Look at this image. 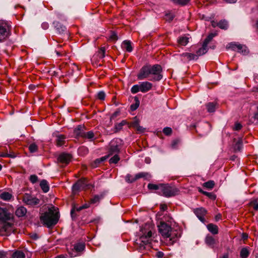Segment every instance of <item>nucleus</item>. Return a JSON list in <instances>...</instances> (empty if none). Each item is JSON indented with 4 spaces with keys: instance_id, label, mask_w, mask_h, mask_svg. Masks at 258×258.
<instances>
[{
    "instance_id": "nucleus-41",
    "label": "nucleus",
    "mask_w": 258,
    "mask_h": 258,
    "mask_svg": "<svg viewBox=\"0 0 258 258\" xmlns=\"http://www.w3.org/2000/svg\"><path fill=\"white\" fill-rule=\"evenodd\" d=\"M136 103L135 104H132L131 106V109L132 111H134L136 110L140 105V101L137 97H135Z\"/></svg>"
},
{
    "instance_id": "nucleus-23",
    "label": "nucleus",
    "mask_w": 258,
    "mask_h": 258,
    "mask_svg": "<svg viewBox=\"0 0 258 258\" xmlns=\"http://www.w3.org/2000/svg\"><path fill=\"white\" fill-rule=\"evenodd\" d=\"M122 47L127 52H130L133 51V47L131 45V42L129 40H124L122 43Z\"/></svg>"
},
{
    "instance_id": "nucleus-62",
    "label": "nucleus",
    "mask_w": 258,
    "mask_h": 258,
    "mask_svg": "<svg viewBox=\"0 0 258 258\" xmlns=\"http://www.w3.org/2000/svg\"><path fill=\"white\" fill-rule=\"evenodd\" d=\"M0 258H6V254L3 251H0Z\"/></svg>"
},
{
    "instance_id": "nucleus-46",
    "label": "nucleus",
    "mask_w": 258,
    "mask_h": 258,
    "mask_svg": "<svg viewBox=\"0 0 258 258\" xmlns=\"http://www.w3.org/2000/svg\"><path fill=\"white\" fill-rule=\"evenodd\" d=\"M163 133L166 136H169L172 133V129L169 127H166L163 130Z\"/></svg>"
},
{
    "instance_id": "nucleus-12",
    "label": "nucleus",
    "mask_w": 258,
    "mask_h": 258,
    "mask_svg": "<svg viewBox=\"0 0 258 258\" xmlns=\"http://www.w3.org/2000/svg\"><path fill=\"white\" fill-rule=\"evenodd\" d=\"M226 49H231L233 50H236L239 52H242L245 54L247 53L246 47L240 44L236 43L235 42H231L226 46Z\"/></svg>"
},
{
    "instance_id": "nucleus-48",
    "label": "nucleus",
    "mask_w": 258,
    "mask_h": 258,
    "mask_svg": "<svg viewBox=\"0 0 258 258\" xmlns=\"http://www.w3.org/2000/svg\"><path fill=\"white\" fill-rule=\"evenodd\" d=\"M203 194L212 200H215L216 196L212 192H208L207 191H203Z\"/></svg>"
},
{
    "instance_id": "nucleus-22",
    "label": "nucleus",
    "mask_w": 258,
    "mask_h": 258,
    "mask_svg": "<svg viewBox=\"0 0 258 258\" xmlns=\"http://www.w3.org/2000/svg\"><path fill=\"white\" fill-rule=\"evenodd\" d=\"M27 213V209L23 206L17 208L15 212L16 215L19 217L24 216Z\"/></svg>"
},
{
    "instance_id": "nucleus-55",
    "label": "nucleus",
    "mask_w": 258,
    "mask_h": 258,
    "mask_svg": "<svg viewBox=\"0 0 258 258\" xmlns=\"http://www.w3.org/2000/svg\"><path fill=\"white\" fill-rule=\"evenodd\" d=\"M166 20L170 22L173 20L174 16L173 15L168 14L166 15Z\"/></svg>"
},
{
    "instance_id": "nucleus-60",
    "label": "nucleus",
    "mask_w": 258,
    "mask_h": 258,
    "mask_svg": "<svg viewBox=\"0 0 258 258\" xmlns=\"http://www.w3.org/2000/svg\"><path fill=\"white\" fill-rule=\"evenodd\" d=\"M90 203H86L82 205L83 209L88 208L90 207Z\"/></svg>"
},
{
    "instance_id": "nucleus-64",
    "label": "nucleus",
    "mask_w": 258,
    "mask_h": 258,
    "mask_svg": "<svg viewBox=\"0 0 258 258\" xmlns=\"http://www.w3.org/2000/svg\"><path fill=\"white\" fill-rule=\"evenodd\" d=\"M55 258H66V257L63 255H59L56 256Z\"/></svg>"
},
{
    "instance_id": "nucleus-63",
    "label": "nucleus",
    "mask_w": 258,
    "mask_h": 258,
    "mask_svg": "<svg viewBox=\"0 0 258 258\" xmlns=\"http://www.w3.org/2000/svg\"><path fill=\"white\" fill-rule=\"evenodd\" d=\"M236 1H237V0H226V2L228 3H230V4L235 3L236 2Z\"/></svg>"
},
{
    "instance_id": "nucleus-28",
    "label": "nucleus",
    "mask_w": 258,
    "mask_h": 258,
    "mask_svg": "<svg viewBox=\"0 0 258 258\" xmlns=\"http://www.w3.org/2000/svg\"><path fill=\"white\" fill-rule=\"evenodd\" d=\"M207 51L208 45H205V44L203 43L202 47L197 51V55H198V56L203 55L205 54L207 52Z\"/></svg>"
},
{
    "instance_id": "nucleus-52",
    "label": "nucleus",
    "mask_w": 258,
    "mask_h": 258,
    "mask_svg": "<svg viewBox=\"0 0 258 258\" xmlns=\"http://www.w3.org/2000/svg\"><path fill=\"white\" fill-rule=\"evenodd\" d=\"M241 127L242 125L240 123L236 122L234 125L233 129L235 131H239L241 128Z\"/></svg>"
},
{
    "instance_id": "nucleus-57",
    "label": "nucleus",
    "mask_w": 258,
    "mask_h": 258,
    "mask_svg": "<svg viewBox=\"0 0 258 258\" xmlns=\"http://www.w3.org/2000/svg\"><path fill=\"white\" fill-rule=\"evenodd\" d=\"M251 206L255 210H258V203L254 202L251 203Z\"/></svg>"
},
{
    "instance_id": "nucleus-8",
    "label": "nucleus",
    "mask_w": 258,
    "mask_h": 258,
    "mask_svg": "<svg viewBox=\"0 0 258 258\" xmlns=\"http://www.w3.org/2000/svg\"><path fill=\"white\" fill-rule=\"evenodd\" d=\"M23 202L26 205L33 207L38 205L40 204V201L39 199L32 195L25 194L23 198Z\"/></svg>"
},
{
    "instance_id": "nucleus-4",
    "label": "nucleus",
    "mask_w": 258,
    "mask_h": 258,
    "mask_svg": "<svg viewBox=\"0 0 258 258\" xmlns=\"http://www.w3.org/2000/svg\"><path fill=\"white\" fill-rule=\"evenodd\" d=\"M13 219V215L7 212L6 210L0 209V221L4 222L2 230L4 231L10 233L12 230V224L8 222V221Z\"/></svg>"
},
{
    "instance_id": "nucleus-27",
    "label": "nucleus",
    "mask_w": 258,
    "mask_h": 258,
    "mask_svg": "<svg viewBox=\"0 0 258 258\" xmlns=\"http://www.w3.org/2000/svg\"><path fill=\"white\" fill-rule=\"evenodd\" d=\"M95 136L94 133L92 131L89 132H85L84 133L83 138L85 139L89 140L90 141H92Z\"/></svg>"
},
{
    "instance_id": "nucleus-18",
    "label": "nucleus",
    "mask_w": 258,
    "mask_h": 258,
    "mask_svg": "<svg viewBox=\"0 0 258 258\" xmlns=\"http://www.w3.org/2000/svg\"><path fill=\"white\" fill-rule=\"evenodd\" d=\"M54 27L59 34H63L67 32V28L65 26L60 23L59 22L54 21L53 23Z\"/></svg>"
},
{
    "instance_id": "nucleus-13",
    "label": "nucleus",
    "mask_w": 258,
    "mask_h": 258,
    "mask_svg": "<svg viewBox=\"0 0 258 258\" xmlns=\"http://www.w3.org/2000/svg\"><path fill=\"white\" fill-rule=\"evenodd\" d=\"M85 244L83 243H78L74 245V250L72 252H70V255L71 257L78 256V254L74 253V252H80L83 251L85 249Z\"/></svg>"
},
{
    "instance_id": "nucleus-15",
    "label": "nucleus",
    "mask_w": 258,
    "mask_h": 258,
    "mask_svg": "<svg viewBox=\"0 0 258 258\" xmlns=\"http://www.w3.org/2000/svg\"><path fill=\"white\" fill-rule=\"evenodd\" d=\"M181 57H183V61H190L191 60H197L198 58V55L191 53L185 52L180 54Z\"/></svg>"
},
{
    "instance_id": "nucleus-38",
    "label": "nucleus",
    "mask_w": 258,
    "mask_h": 258,
    "mask_svg": "<svg viewBox=\"0 0 258 258\" xmlns=\"http://www.w3.org/2000/svg\"><path fill=\"white\" fill-rule=\"evenodd\" d=\"M13 258H25V254L22 251H16L13 253Z\"/></svg>"
},
{
    "instance_id": "nucleus-19",
    "label": "nucleus",
    "mask_w": 258,
    "mask_h": 258,
    "mask_svg": "<svg viewBox=\"0 0 258 258\" xmlns=\"http://www.w3.org/2000/svg\"><path fill=\"white\" fill-rule=\"evenodd\" d=\"M194 213L198 218L202 221L204 220V216L207 213V211L204 208H200L195 209Z\"/></svg>"
},
{
    "instance_id": "nucleus-21",
    "label": "nucleus",
    "mask_w": 258,
    "mask_h": 258,
    "mask_svg": "<svg viewBox=\"0 0 258 258\" xmlns=\"http://www.w3.org/2000/svg\"><path fill=\"white\" fill-rule=\"evenodd\" d=\"M234 144L233 149L235 152H239L242 148V141L241 139H239L237 141L234 140Z\"/></svg>"
},
{
    "instance_id": "nucleus-56",
    "label": "nucleus",
    "mask_w": 258,
    "mask_h": 258,
    "mask_svg": "<svg viewBox=\"0 0 258 258\" xmlns=\"http://www.w3.org/2000/svg\"><path fill=\"white\" fill-rule=\"evenodd\" d=\"M160 210L162 211H165L167 209V206L166 204H161L160 206Z\"/></svg>"
},
{
    "instance_id": "nucleus-11",
    "label": "nucleus",
    "mask_w": 258,
    "mask_h": 258,
    "mask_svg": "<svg viewBox=\"0 0 258 258\" xmlns=\"http://www.w3.org/2000/svg\"><path fill=\"white\" fill-rule=\"evenodd\" d=\"M10 35V28L6 23H0V42L5 40Z\"/></svg>"
},
{
    "instance_id": "nucleus-33",
    "label": "nucleus",
    "mask_w": 258,
    "mask_h": 258,
    "mask_svg": "<svg viewBox=\"0 0 258 258\" xmlns=\"http://www.w3.org/2000/svg\"><path fill=\"white\" fill-rule=\"evenodd\" d=\"M218 27L222 29H227L228 27V22L225 20H221L219 22Z\"/></svg>"
},
{
    "instance_id": "nucleus-32",
    "label": "nucleus",
    "mask_w": 258,
    "mask_h": 258,
    "mask_svg": "<svg viewBox=\"0 0 258 258\" xmlns=\"http://www.w3.org/2000/svg\"><path fill=\"white\" fill-rule=\"evenodd\" d=\"M188 42V38L187 37H180L178 39V43L182 46H185Z\"/></svg>"
},
{
    "instance_id": "nucleus-9",
    "label": "nucleus",
    "mask_w": 258,
    "mask_h": 258,
    "mask_svg": "<svg viewBox=\"0 0 258 258\" xmlns=\"http://www.w3.org/2000/svg\"><path fill=\"white\" fill-rule=\"evenodd\" d=\"M159 232L164 237H170L172 235V231L171 226L164 222H161L160 225L158 226Z\"/></svg>"
},
{
    "instance_id": "nucleus-30",
    "label": "nucleus",
    "mask_w": 258,
    "mask_h": 258,
    "mask_svg": "<svg viewBox=\"0 0 258 258\" xmlns=\"http://www.w3.org/2000/svg\"><path fill=\"white\" fill-rule=\"evenodd\" d=\"M127 123L125 120H122L120 122L115 124L114 126V132L116 133L120 131L122 126Z\"/></svg>"
},
{
    "instance_id": "nucleus-39",
    "label": "nucleus",
    "mask_w": 258,
    "mask_h": 258,
    "mask_svg": "<svg viewBox=\"0 0 258 258\" xmlns=\"http://www.w3.org/2000/svg\"><path fill=\"white\" fill-rule=\"evenodd\" d=\"M114 154L115 155L109 159L110 163L116 164L119 160L120 158L119 157L118 155L117 154Z\"/></svg>"
},
{
    "instance_id": "nucleus-34",
    "label": "nucleus",
    "mask_w": 258,
    "mask_h": 258,
    "mask_svg": "<svg viewBox=\"0 0 258 258\" xmlns=\"http://www.w3.org/2000/svg\"><path fill=\"white\" fill-rule=\"evenodd\" d=\"M132 126L137 129L138 131L141 133H143L145 131V128L142 126H140L139 124L138 121H135L132 123Z\"/></svg>"
},
{
    "instance_id": "nucleus-10",
    "label": "nucleus",
    "mask_w": 258,
    "mask_h": 258,
    "mask_svg": "<svg viewBox=\"0 0 258 258\" xmlns=\"http://www.w3.org/2000/svg\"><path fill=\"white\" fill-rule=\"evenodd\" d=\"M150 177H151V175L148 173L140 172V173H139L136 174V175L135 176H134L131 174L126 175V176H125V180L128 183H132L141 178H144L145 179H148Z\"/></svg>"
},
{
    "instance_id": "nucleus-58",
    "label": "nucleus",
    "mask_w": 258,
    "mask_h": 258,
    "mask_svg": "<svg viewBox=\"0 0 258 258\" xmlns=\"http://www.w3.org/2000/svg\"><path fill=\"white\" fill-rule=\"evenodd\" d=\"M85 151V152H88V149H87L86 148L84 147H80V148L79 149V153H81V152L82 151Z\"/></svg>"
},
{
    "instance_id": "nucleus-25",
    "label": "nucleus",
    "mask_w": 258,
    "mask_h": 258,
    "mask_svg": "<svg viewBox=\"0 0 258 258\" xmlns=\"http://www.w3.org/2000/svg\"><path fill=\"white\" fill-rule=\"evenodd\" d=\"M208 230L213 234H217L218 233V226L213 224H209L207 225Z\"/></svg>"
},
{
    "instance_id": "nucleus-35",
    "label": "nucleus",
    "mask_w": 258,
    "mask_h": 258,
    "mask_svg": "<svg viewBox=\"0 0 258 258\" xmlns=\"http://www.w3.org/2000/svg\"><path fill=\"white\" fill-rule=\"evenodd\" d=\"M249 254V252L248 251L247 248H242L240 251V255L241 258H247Z\"/></svg>"
},
{
    "instance_id": "nucleus-61",
    "label": "nucleus",
    "mask_w": 258,
    "mask_h": 258,
    "mask_svg": "<svg viewBox=\"0 0 258 258\" xmlns=\"http://www.w3.org/2000/svg\"><path fill=\"white\" fill-rule=\"evenodd\" d=\"M118 113H119V112L117 111H116L114 113H113V114L112 115V116L111 117V119L116 117L118 115Z\"/></svg>"
},
{
    "instance_id": "nucleus-20",
    "label": "nucleus",
    "mask_w": 258,
    "mask_h": 258,
    "mask_svg": "<svg viewBox=\"0 0 258 258\" xmlns=\"http://www.w3.org/2000/svg\"><path fill=\"white\" fill-rule=\"evenodd\" d=\"M86 131L85 127L83 125H78L74 131V135L77 137H83Z\"/></svg>"
},
{
    "instance_id": "nucleus-40",
    "label": "nucleus",
    "mask_w": 258,
    "mask_h": 258,
    "mask_svg": "<svg viewBox=\"0 0 258 258\" xmlns=\"http://www.w3.org/2000/svg\"><path fill=\"white\" fill-rule=\"evenodd\" d=\"M216 34L214 33H211L205 39V40L204 41V43L205 44V45H208L209 43L211 41V40L213 39V38L216 36Z\"/></svg>"
},
{
    "instance_id": "nucleus-24",
    "label": "nucleus",
    "mask_w": 258,
    "mask_h": 258,
    "mask_svg": "<svg viewBox=\"0 0 258 258\" xmlns=\"http://www.w3.org/2000/svg\"><path fill=\"white\" fill-rule=\"evenodd\" d=\"M40 186L44 192H47L49 191V186L48 182L46 180L43 179L41 180Z\"/></svg>"
},
{
    "instance_id": "nucleus-45",
    "label": "nucleus",
    "mask_w": 258,
    "mask_h": 258,
    "mask_svg": "<svg viewBox=\"0 0 258 258\" xmlns=\"http://www.w3.org/2000/svg\"><path fill=\"white\" fill-rule=\"evenodd\" d=\"M102 198V196H99L98 195L95 196L93 198L90 200V203L91 204H95L97 202H99L100 200Z\"/></svg>"
},
{
    "instance_id": "nucleus-54",
    "label": "nucleus",
    "mask_w": 258,
    "mask_h": 258,
    "mask_svg": "<svg viewBox=\"0 0 258 258\" xmlns=\"http://www.w3.org/2000/svg\"><path fill=\"white\" fill-rule=\"evenodd\" d=\"M41 27L43 29L47 30L49 28V24L47 22H43L41 24Z\"/></svg>"
},
{
    "instance_id": "nucleus-7",
    "label": "nucleus",
    "mask_w": 258,
    "mask_h": 258,
    "mask_svg": "<svg viewBox=\"0 0 258 258\" xmlns=\"http://www.w3.org/2000/svg\"><path fill=\"white\" fill-rule=\"evenodd\" d=\"M92 186V184L88 183L87 179L82 178L79 180L73 186L74 192L79 190L89 189Z\"/></svg>"
},
{
    "instance_id": "nucleus-44",
    "label": "nucleus",
    "mask_w": 258,
    "mask_h": 258,
    "mask_svg": "<svg viewBox=\"0 0 258 258\" xmlns=\"http://www.w3.org/2000/svg\"><path fill=\"white\" fill-rule=\"evenodd\" d=\"M105 48L103 47H101L98 52V55L100 59H102L105 57Z\"/></svg>"
},
{
    "instance_id": "nucleus-14",
    "label": "nucleus",
    "mask_w": 258,
    "mask_h": 258,
    "mask_svg": "<svg viewBox=\"0 0 258 258\" xmlns=\"http://www.w3.org/2000/svg\"><path fill=\"white\" fill-rule=\"evenodd\" d=\"M71 156L69 154L62 153L58 157V162L64 165L68 164L71 161Z\"/></svg>"
},
{
    "instance_id": "nucleus-17",
    "label": "nucleus",
    "mask_w": 258,
    "mask_h": 258,
    "mask_svg": "<svg viewBox=\"0 0 258 258\" xmlns=\"http://www.w3.org/2000/svg\"><path fill=\"white\" fill-rule=\"evenodd\" d=\"M218 242L217 240H216L213 237L209 235H208L205 238L206 244L212 248L214 247Z\"/></svg>"
},
{
    "instance_id": "nucleus-37",
    "label": "nucleus",
    "mask_w": 258,
    "mask_h": 258,
    "mask_svg": "<svg viewBox=\"0 0 258 258\" xmlns=\"http://www.w3.org/2000/svg\"><path fill=\"white\" fill-rule=\"evenodd\" d=\"M215 185V182L213 180H209L204 183L203 186L208 189H212Z\"/></svg>"
},
{
    "instance_id": "nucleus-42",
    "label": "nucleus",
    "mask_w": 258,
    "mask_h": 258,
    "mask_svg": "<svg viewBox=\"0 0 258 258\" xmlns=\"http://www.w3.org/2000/svg\"><path fill=\"white\" fill-rule=\"evenodd\" d=\"M29 150L31 153H34L38 150V147L36 144L32 143L29 145Z\"/></svg>"
},
{
    "instance_id": "nucleus-31",
    "label": "nucleus",
    "mask_w": 258,
    "mask_h": 258,
    "mask_svg": "<svg viewBox=\"0 0 258 258\" xmlns=\"http://www.w3.org/2000/svg\"><path fill=\"white\" fill-rule=\"evenodd\" d=\"M12 197V195L8 192H4L0 195V199L4 201L10 200Z\"/></svg>"
},
{
    "instance_id": "nucleus-43",
    "label": "nucleus",
    "mask_w": 258,
    "mask_h": 258,
    "mask_svg": "<svg viewBox=\"0 0 258 258\" xmlns=\"http://www.w3.org/2000/svg\"><path fill=\"white\" fill-rule=\"evenodd\" d=\"M131 92L133 94H136L138 93L139 91H141L140 85H135L131 88Z\"/></svg>"
},
{
    "instance_id": "nucleus-6",
    "label": "nucleus",
    "mask_w": 258,
    "mask_h": 258,
    "mask_svg": "<svg viewBox=\"0 0 258 258\" xmlns=\"http://www.w3.org/2000/svg\"><path fill=\"white\" fill-rule=\"evenodd\" d=\"M161 187V191L165 197H170L178 194L179 190L174 186H171L168 184H162Z\"/></svg>"
},
{
    "instance_id": "nucleus-5",
    "label": "nucleus",
    "mask_w": 258,
    "mask_h": 258,
    "mask_svg": "<svg viewBox=\"0 0 258 258\" xmlns=\"http://www.w3.org/2000/svg\"><path fill=\"white\" fill-rule=\"evenodd\" d=\"M122 141L119 138H116L112 140L109 144V155H112L114 154H117L122 145Z\"/></svg>"
},
{
    "instance_id": "nucleus-29",
    "label": "nucleus",
    "mask_w": 258,
    "mask_h": 258,
    "mask_svg": "<svg viewBox=\"0 0 258 258\" xmlns=\"http://www.w3.org/2000/svg\"><path fill=\"white\" fill-rule=\"evenodd\" d=\"M216 103L215 102H209L206 105V108L208 112H213L215 111Z\"/></svg>"
},
{
    "instance_id": "nucleus-49",
    "label": "nucleus",
    "mask_w": 258,
    "mask_h": 258,
    "mask_svg": "<svg viewBox=\"0 0 258 258\" xmlns=\"http://www.w3.org/2000/svg\"><path fill=\"white\" fill-rule=\"evenodd\" d=\"M97 97L100 100H103L105 99V94L103 91H100L97 94Z\"/></svg>"
},
{
    "instance_id": "nucleus-50",
    "label": "nucleus",
    "mask_w": 258,
    "mask_h": 258,
    "mask_svg": "<svg viewBox=\"0 0 258 258\" xmlns=\"http://www.w3.org/2000/svg\"><path fill=\"white\" fill-rule=\"evenodd\" d=\"M29 180L32 183H35L38 181V177L36 175H31Z\"/></svg>"
},
{
    "instance_id": "nucleus-53",
    "label": "nucleus",
    "mask_w": 258,
    "mask_h": 258,
    "mask_svg": "<svg viewBox=\"0 0 258 258\" xmlns=\"http://www.w3.org/2000/svg\"><path fill=\"white\" fill-rule=\"evenodd\" d=\"M110 39L113 41H115L117 39V36L115 32H112L110 37Z\"/></svg>"
},
{
    "instance_id": "nucleus-26",
    "label": "nucleus",
    "mask_w": 258,
    "mask_h": 258,
    "mask_svg": "<svg viewBox=\"0 0 258 258\" xmlns=\"http://www.w3.org/2000/svg\"><path fill=\"white\" fill-rule=\"evenodd\" d=\"M66 137L64 136L60 135L56 136V145L61 146L64 144Z\"/></svg>"
},
{
    "instance_id": "nucleus-47",
    "label": "nucleus",
    "mask_w": 258,
    "mask_h": 258,
    "mask_svg": "<svg viewBox=\"0 0 258 258\" xmlns=\"http://www.w3.org/2000/svg\"><path fill=\"white\" fill-rule=\"evenodd\" d=\"M173 2L175 3L179 4L181 5H184L187 4L190 0H172Z\"/></svg>"
},
{
    "instance_id": "nucleus-36",
    "label": "nucleus",
    "mask_w": 258,
    "mask_h": 258,
    "mask_svg": "<svg viewBox=\"0 0 258 258\" xmlns=\"http://www.w3.org/2000/svg\"><path fill=\"white\" fill-rule=\"evenodd\" d=\"M162 185V184H160L159 185L152 184V183H149L148 185V187L150 190H159L161 191V186Z\"/></svg>"
},
{
    "instance_id": "nucleus-16",
    "label": "nucleus",
    "mask_w": 258,
    "mask_h": 258,
    "mask_svg": "<svg viewBox=\"0 0 258 258\" xmlns=\"http://www.w3.org/2000/svg\"><path fill=\"white\" fill-rule=\"evenodd\" d=\"M141 91L145 93L150 90L152 88V84L149 82H143L140 84Z\"/></svg>"
},
{
    "instance_id": "nucleus-2",
    "label": "nucleus",
    "mask_w": 258,
    "mask_h": 258,
    "mask_svg": "<svg viewBox=\"0 0 258 258\" xmlns=\"http://www.w3.org/2000/svg\"><path fill=\"white\" fill-rule=\"evenodd\" d=\"M152 227L148 224L143 226L138 234V238L136 240V243L139 245L140 250L145 248V246L151 243L152 240Z\"/></svg>"
},
{
    "instance_id": "nucleus-51",
    "label": "nucleus",
    "mask_w": 258,
    "mask_h": 258,
    "mask_svg": "<svg viewBox=\"0 0 258 258\" xmlns=\"http://www.w3.org/2000/svg\"><path fill=\"white\" fill-rule=\"evenodd\" d=\"M0 157H10V158H14L15 156L12 154H8L5 153H1Z\"/></svg>"
},
{
    "instance_id": "nucleus-3",
    "label": "nucleus",
    "mask_w": 258,
    "mask_h": 258,
    "mask_svg": "<svg viewBox=\"0 0 258 258\" xmlns=\"http://www.w3.org/2000/svg\"><path fill=\"white\" fill-rule=\"evenodd\" d=\"M40 219L43 225L47 227L53 226L56 224L59 219L58 209L54 206L49 207L47 211L41 215Z\"/></svg>"
},
{
    "instance_id": "nucleus-59",
    "label": "nucleus",
    "mask_w": 258,
    "mask_h": 258,
    "mask_svg": "<svg viewBox=\"0 0 258 258\" xmlns=\"http://www.w3.org/2000/svg\"><path fill=\"white\" fill-rule=\"evenodd\" d=\"M211 24L213 27H216V26H218L219 23H217L216 22H215L214 21H212L211 22Z\"/></svg>"
},
{
    "instance_id": "nucleus-1",
    "label": "nucleus",
    "mask_w": 258,
    "mask_h": 258,
    "mask_svg": "<svg viewBox=\"0 0 258 258\" xmlns=\"http://www.w3.org/2000/svg\"><path fill=\"white\" fill-rule=\"evenodd\" d=\"M162 69L160 65L155 64L153 66L146 65L143 66L137 75L139 80H142L149 78L152 81H158L162 78L161 74Z\"/></svg>"
}]
</instances>
